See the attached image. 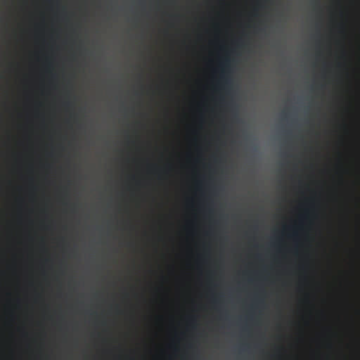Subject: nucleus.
Masks as SVG:
<instances>
[{
  "instance_id": "nucleus-1",
  "label": "nucleus",
  "mask_w": 360,
  "mask_h": 360,
  "mask_svg": "<svg viewBox=\"0 0 360 360\" xmlns=\"http://www.w3.org/2000/svg\"><path fill=\"white\" fill-rule=\"evenodd\" d=\"M230 66V60L226 58L222 65L221 78L224 81L226 86H229L231 83L230 76L228 74V70Z\"/></svg>"
}]
</instances>
